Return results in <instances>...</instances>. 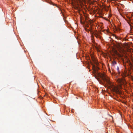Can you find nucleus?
I'll list each match as a JSON object with an SVG mask.
<instances>
[{"instance_id":"nucleus-3","label":"nucleus","mask_w":133,"mask_h":133,"mask_svg":"<svg viewBox=\"0 0 133 133\" xmlns=\"http://www.w3.org/2000/svg\"><path fill=\"white\" fill-rule=\"evenodd\" d=\"M124 81L122 79H119L118 81V82L119 83L122 84L124 83Z\"/></svg>"},{"instance_id":"nucleus-6","label":"nucleus","mask_w":133,"mask_h":133,"mask_svg":"<svg viewBox=\"0 0 133 133\" xmlns=\"http://www.w3.org/2000/svg\"><path fill=\"white\" fill-rule=\"evenodd\" d=\"M113 64H117V62L115 61H114L113 62Z\"/></svg>"},{"instance_id":"nucleus-9","label":"nucleus","mask_w":133,"mask_h":133,"mask_svg":"<svg viewBox=\"0 0 133 133\" xmlns=\"http://www.w3.org/2000/svg\"><path fill=\"white\" fill-rule=\"evenodd\" d=\"M123 76V77H126V75H124V76Z\"/></svg>"},{"instance_id":"nucleus-11","label":"nucleus","mask_w":133,"mask_h":133,"mask_svg":"<svg viewBox=\"0 0 133 133\" xmlns=\"http://www.w3.org/2000/svg\"><path fill=\"white\" fill-rule=\"evenodd\" d=\"M128 23L130 24V22L129 21H128Z\"/></svg>"},{"instance_id":"nucleus-12","label":"nucleus","mask_w":133,"mask_h":133,"mask_svg":"<svg viewBox=\"0 0 133 133\" xmlns=\"http://www.w3.org/2000/svg\"><path fill=\"white\" fill-rule=\"evenodd\" d=\"M108 9H109V7H108Z\"/></svg>"},{"instance_id":"nucleus-13","label":"nucleus","mask_w":133,"mask_h":133,"mask_svg":"<svg viewBox=\"0 0 133 133\" xmlns=\"http://www.w3.org/2000/svg\"><path fill=\"white\" fill-rule=\"evenodd\" d=\"M87 27H89V26H87Z\"/></svg>"},{"instance_id":"nucleus-4","label":"nucleus","mask_w":133,"mask_h":133,"mask_svg":"<svg viewBox=\"0 0 133 133\" xmlns=\"http://www.w3.org/2000/svg\"><path fill=\"white\" fill-rule=\"evenodd\" d=\"M94 35L97 38L99 37V36L98 35V34L96 32L94 33Z\"/></svg>"},{"instance_id":"nucleus-8","label":"nucleus","mask_w":133,"mask_h":133,"mask_svg":"<svg viewBox=\"0 0 133 133\" xmlns=\"http://www.w3.org/2000/svg\"><path fill=\"white\" fill-rule=\"evenodd\" d=\"M81 23L82 24H84L82 22V21H81Z\"/></svg>"},{"instance_id":"nucleus-1","label":"nucleus","mask_w":133,"mask_h":133,"mask_svg":"<svg viewBox=\"0 0 133 133\" xmlns=\"http://www.w3.org/2000/svg\"><path fill=\"white\" fill-rule=\"evenodd\" d=\"M93 65V70L95 73L96 74H97L99 76L102 78L105 83L110 85L111 90L117 93L120 94L121 92L118 88L114 85L111 84V82L109 77L104 73L100 74L97 72V71L99 69V68L97 66L96 67L94 65Z\"/></svg>"},{"instance_id":"nucleus-7","label":"nucleus","mask_w":133,"mask_h":133,"mask_svg":"<svg viewBox=\"0 0 133 133\" xmlns=\"http://www.w3.org/2000/svg\"><path fill=\"white\" fill-rule=\"evenodd\" d=\"M85 30L87 31H89V29H87V28H85Z\"/></svg>"},{"instance_id":"nucleus-10","label":"nucleus","mask_w":133,"mask_h":133,"mask_svg":"<svg viewBox=\"0 0 133 133\" xmlns=\"http://www.w3.org/2000/svg\"><path fill=\"white\" fill-rule=\"evenodd\" d=\"M116 1H114V0H113L112 1V2L113 1V2H112L113 3H114V2H115Z\"/></svg>"},{"instance_id":"nucleus-5","label":"nucleus","mask_w":133,"mask_h":133,"mask_svg":"<svg viewBox=\"0 0 133 133\" xmlns=\"http://www.w3.org/2000/svg\"><path fill=\"white\" fill-rule=\"evenodd\" d=\"M117 72L118 73V74H120V72H119V67L117 66Z\"/></svg>"},{"instance_id":"nucleus-2","label":"nucleus","mask_w":133,"mask_h":133,"mask_svg":"<svg viewBox=\"0 0 133 133\" xmlns=\"http://www.w3.org/2000/svg\"><path fill=\"white\" fill-rule=\"evenodd\" d=\"M91 57L92 60L94 62V63L96 64V59L95 57L92 55L91 56Z\"/></svg>"}]
</instances>
